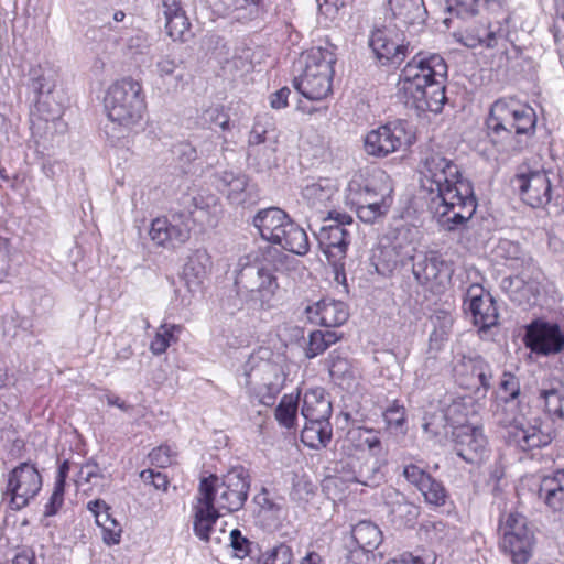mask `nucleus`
Segmentation results:
<instances>
[{"instance_id": "6", "label": "nucleus", "mask_w": 564, "mask_h": 564, "mask_svg": "<svg viewBox=\"0 0 564 564\" xmlns=\"http://www.w3.org/2000/svg\"><path fill=\"white\" fill-rule=\"evenodd\" d=\"M494 416L497 424L510 429L507 435L509 445L523 452L545 447L553 441V434L550 431H543L536 422L524 424L518 400L498 401Z\"/></svg>"}, {"instance_id": "19", "label": "nucleus", "mask_w": 564, "mask_h": 564, "mask_svg": "<svg viewBox=\"0 0 564 564\" xmlns=\"http://www.w3.org/2000/svg\"><path fill=\"white\" fill-rule=\"evenodd\" d=\"M346 479L368 487H377L384 478L382 463L378 457L369 456L364 449L339 462Z\"/></svg>"}, {"instance_id": "42", "label": "nucleus", "mask_w": 564, "mask_h": 564, "mask_svg": "<svg viewBox=\"0 0 564 564\" xmlns=\"http://www.w3.org/2000/svg\"><path fill=\"white\" fill-rule=\"evenodd\" d=\"M341 338V334L335 330H314L308 336V343L305 348V357L313 359L326 351L332 345Z\"/></svg>"}, {"instance_id": "59", "label": "nucleus", "mask_w": 564, "mask_h": 564, "mask_svg": "<svg viewBox=\"0 0 564 564\" xmlns=\"http://www.w3.org/2000/svg\"><path fill=\"white\" fill-rule=\"evenodd\" d=\"M425 433L433 437H436L443 433L446 429V416L443 412H435L433 414L424 416V423L422 425Z\"/></svg>"}, {"instance_id": "60", "label": "nucleus", "mask_w": 564, "mask_h": 564, "mask_svg": "<svg viewBox=\"0 0 564 564\" xmlns=\"http://www.w3.org/2000/svg\"><path fill=\"white\" fill-rule=\"evenodd\" d=\"M253 500L262 510L270 511L278 517L283 510L282 503L272 499L267 488H262L261 491L254 496Z\"/></svg>"}, {"instance_id": "57", "label": "nucleus", "mask_w": 564, "mask_h": 564, "mask_svg": "<svg viewBox=\"0 0 564 564\" xmlns=\"http://www.w3.org/2000/svg\"><path fill=\"white\" fill-rule=\"evenodd\" d=\"M383 417L389 427L403 432L406 422L405 409L403 405L394 401L387 408L383 413Z\"/></svg>"}, {"instance_id": "5", "label": "nucleus", "mask_w": 564, "mask_h": 564, "mask_svg": "<svg viewBox=\"0 0 564 564\" xmlns=\"http://www.w3.org/2000/svg\"><path fill=\"white\" fill-rule=\"evenodd\" d=\"M300 74L293 87L306 99L322 100L332 93L336 55L329 48L313 47L301 55Z\"/></svg>"}, {"instance_id": "2", "label": "nucleus", "mask_w": 564, "mask_h": 564, "mask_svg": "<svg viewBox=\"0 0 564 564\" xmlns=\"http://www.w3.org/2000/svg\"><path fill=\"white\" fill-rule=\"evenodd\" d=\"M286 256L274 247L241 256L234 270L236 296L223 302L229 314L242 310L243 305L253 311L269 310L273 306L279 290L275 271L283 264Z\"/></svg>"}, {"instance_id": "63", "label": "nucleus", "mask_w": 564, "mask_h": 564, "mask_svg": "<svg viewBox=\"0 0 564 564\" xmlns=\"http://www.w3.org/2000/svg\"><path fill=\"white\" fill-rule=\"evenodd\" d=\"M173 152L183 162H192L199 159L197 148L195 147L194 139L191 141L180 142L174 145Z\"/></svg>"}, {"instance_id": "48", "label": "nucleus", "mask_w": 564, "mask_h": 564, "mask_svg": "<svg viewBox=\"0 0 564 564\" xmlns=\"http://www.w3.org/2000/svg\"><path fill=\"white\" fill-rule=\"evenodd\" d=\"M29 76V88L33 93V100L40 102L43 95L52 93L55 84L41 67L31 68Z\"/></svg>"}, {"instance_id": "33", "label": "nucleus", "mask_w": 564, "mask_h": 564, "mask_svg": "<svg viewBox=\"0 0 564 564\" xmlns=\"http://www.w3.org/2000/svg\"><path fill=\"white\" fill-rule=\"evenodd\" d=\"M272 243L278 245L282 249L297 256H304L310 250V242L306 231L291 217Z\"/></svg>"}, {"instance_id": "43", "label": "nucleus", "mask_w": 564, "mask_h": 564, "mask_svg": "<svg viewBox=\"0 0 564 564\" xmlns=\"http://www.w3.org/2000/svg\"><path fill=\"white\" fill-rule=\"evenodd\" d=\"M503 0H452L453 13L462 19L471 18L479 13L481 8L495 12L502 8Z\"/></svg>"}, {"instance_id": "11", "label": "nucleus", "mask_w": 564, "mask_h": 564, "mask_svg": "<svg viewBox=\"0 0 564 564\" xmlns=\"http://www.w3.org/2000/svg\"><path fill=\"white\" fill-rule=\"evenodd\" d=\"M500 547L511 557L513 564H525L532 555L535 543L534 532L527 518L510 512L499 523Z\"/></svg>"}, {"instance_id": "47", "label": "nucleus", "mask_w": 564, "mask_h": 564, "mask_svg": "<svg viewBox=\"0 0 564 564\" xmlns=\"http://www.w3.org/2000/svg\"><path fill=\"white\" fill-rule=\"evenodd\" d=\"M373 183V180L366 177L364 174H355L347 185V204H350L351 206L360 205L361 200L367 196V193Z\"/></svg>"}, {"instance_id": "35", "label": "nucleus", "mask_w": 564, "mask_h": 564, "mask_svg": "<svg viewBox=\"0 0 564 564\" xmlns=\"http://www.w3.org/2000/svg\"><path fill=\"white\" fill-rule=\"evenodd\" d=\"M540 399L544 402L545 412L553 419L564 420V383L557 378L542 381Z\"/></svg>"}, {"instance_id": "7", "label": "nucleus", "mask_w": 564, "mask_h": 564, "mask_svg": "<svg viewBox=\"0 0 564 564\" xmlns=\"http://www.w3.org/2000/svg\"><path fill=\"white\" fill-rule=\"evenodd\" d=\"M105 109L109 120L124 129L140 124L145 111L141 84L131 77L113 83L106 94Z\"/></svg>"}, {"instance_id": "21", "label": "nucleus", "mask_w": 564, "mask_h": 564, "mask_svg": "<svg viewBox=\"0 0 564 564\" xmlns=\"http://www.w3.org/2000/svg\"><path fill=\"white\" fill-rule=\"evenodd\" d=\"M351 538L356 547L349 551L347 560L351 564H370L375 562V550L382 543L380 528L368 520L359 521L351 529Z\"/></svg>"}, {"instance_id": "41", "label": "nucleus", "mask_w": 564, "mask_h": 564, "mask_svg": "<svg viewBox=\"0 0 564 564\" xmlns=\"http://www.w3.org/2000/svg\"><path fill=\"white\" fill-rule=\"evenodd\" d=\"M335 194V186L328 178L307 184L302 191V197L313 208H319L329 202Z\"/></svg>"}, {"instance_id": "16", "label": "nucleus", "mask_w": 564, "mask_h": 564, "mask_svg": "<svg viewBox=\"0 0 564 564\" xmlns=\"http://www.w3.org/2000/svg\"><path fill=\"white\" fill-rule=\"evenodd\" d=\"M453 373L458 384L466 389L491 386L492 371L490 365L478 354H457L453 361Z\"/></svg>"}, {"instance_id": "29", "label": "nucleus", "mask_w": 564, "mask_h": 564, "mask_svg": "<svg viewBox=\"0 0 564 564\" xmlns=\"http://www.w3.org/2000/svg\"><path fill=\"white\" fill-rule=\"evenodd\" d=\"M219 188L226 193L227 198L234 205H243L251 200L252 186L249 185L247 175L240 172L224 171L219 174Z\"/></svg>"}, {"instance_id": "64", "label": "nucleus", "mask_w": 564, "mask_h": 564, "mask_svg": "<svg viewBox=\"0 0 564 564\" xmlns=\"http://www.w3.org/2000/svg\"><path fill=\"white\" fill-rule=\"evenodd\" d=\"M500 288L512 301H520L518 293L524 288V280L520 276L503 278Z\"/></svg>"}, {"instance_id": "17", "label": "nucleus", "mask_w": 564, "mask_h": 564, "mask_svg": "<svg viewBox=\"0 0 564 564\" xmlns=\"http://www.w3.org/2000/svg\"><path fill=\"white\" fill-rule=\"evenodd\" d=\"M452 269L447 261L434 250L417 251L412 263V273L419 284L430 289L444 288L449 283Z\"/></svg>"}, {"instance_id": "4", "label": "nucleus", "mask_w": 564, "mask_h": 564, "mask_svg": "<svg viewBox=\"0 0 564 564\" xmlns=\"http://www.w3.org/2000/svg\"><path fill=\"white\" fill-rule=\"evenodd\" d=\"M486 127L490 141L501 151L521 152L535 134L536 115L514 98H500L491 105Z\"/></svg>"}, {"instance_id": "14", "label": "nucleus", "mask_w": 564, "mask_h": 564, "mask_svg": "<svg viewBox=\"0 0 564 564\" xmlns=\"http://www.w3.org/2000/svg\"><path fill=\"white\" fill-rule=\"evenodd\" d=\"M416 253V247L410 239V230H399L389 243L379 247L375 254L376 270L383 275L390 274L398 268L413 263Z\"/></svg>"}, {"instance_id": "34", "label": "nucleus", "mask_w": 564, "mask_h": 564, "mask_svg": "<svg viewBox=\"0 0 564 564\" xmlns=\"http://www.w3.org/2000/svg\"><path fill=\"white\" fill-rule=\"evenodd\" d=\"M332 412V402L325 389L317 387L304 393L301 414L305 421L330 419Z\"/></svg>"}, {"instance_id": "46", "label": "nucleus", "mask_w": 564, "mask_h": 564, "mask_svg": "<svg viewBox=\"0 0 564 564\" xmlns=\"http://www.w3.org/2000/svg\"><path fill=\"white\" fill-rule=\"evenodd\" d=\"M494 252L497 258L509 262L512 268H518L524 263L525 253L519 242L500 239Z\"/></svg>"}, {"instance_id": "61", "label": "nucleus", "mask_w": 564, "mask_h": 564, "mask_svg": "<svg viewBox=\"0 0 564 564\" xmlns=\"http://www.w3.org/2000/svg\"><path fill=\"white\" fill-rule=\"evenodd\" d=\"M500 390L506 395L500 397L499 401L508 399L518 400L520 393V386L518 379L510 373H503V378L500 382Z\"/></svg>"}, {"instance_id": "26", "label": "nucleus", "mask_w": 564, "mask_h": 564, "mask_svg": "<svg viewBox=\"0 0 564 564\" xmlns=\"http://www.w3.org/2000/svg\"><path fill=\"white\" fill-rule=\"evenodd\" d=\"M381 497L388 508V517L397 528L414 527L420 516V508L415 503L393 487L384 488Z\"/></svg>"}, {"instance_id": "62", "label": "nucleus", "mask_w": 564, "mask_h": 564, "mask_svg": "<svg viewBox=\"0 0 564 564\" xmlns=\"http://www.w3.org/2000/svg\"><path fill=\"white\" fill-rule=\"evenodd\" d=\"M403 476L405 479L417 489L431 477L425 470L414 464L404 466Z\"/></svg>"}, {"instance_id": "44", "label": "nucleus", "mask_w": 564, "mask_h": 564, "mask_svg": "<svg viewBox=\"0 0 564 564\" xmlns=\"http://www.w3.org/2000/svg\"><path fill=\"white\" fill-rule=\"evenodd\" d=\"M325 364L328 368L329 375L334 380L340 382L349 381L354 378V371L350 361L347 356L340 350L335 349L329 352L325 359Z\"/></svg>"}, {"instance_id": "22", "label": "nucleus", "mask_w": 564, "mask_h": 564, "mask_svg": "<svg viewBox=\"0 0 564 564\" xmlns=\"http://www.w3.org/2000/svg\"><path fill=\"white\" fill-rule=\"evenodd\" d=\"M213 486L207 480H200L197 495V503L194 506V533L202 541H209L210 531L220 518V509L215 506Z\"/></svg>"}, {"instance_id": "1", "label": "nucleus", "mask_w": 564, "mask_h": 564, "mask_svg": "<svg viewBox=\"0 0 564 564\" xmlns=\"http://www.w3.org/2000/svg\"><path fill=\"white\" fill-rule=\"evenodd\" d=\"M421 187L430 196V209L444 230L453 231L467 223L477 202L470 183L462 177L453 159L441 150L425 148L420 158Z\"/></svg>"}, {"instance_id": "24", "label": "nucleus", "mask_w": 564, "mask_h": 564, "mask_svg": "<svg viewBox=\"0 0 564 564\" xmlns=\"http://www.w3.org/2000/svg\"><path fill=\"white\" fill-rule=\"evenodd\" d=\"M521 199L532 208H545L552 203L553 186L545 171L518 176Z\"/></svg>"}, {"instance_id": "20", "label": "nucleus", "mask_w": 564, "mask_h": 564, "mask_svg": "<svg viewBox=\"0 0 564 564\" xmlns=\"http://www.w3.org/2000/svg\"><path fill=\"white\" fill-rule=\"evenodd\" d=\"M464 307L471 314L474 325L479 328V332H487L498 324L499 314L496 301L478 284L468 288Z\"/></svg>"}, {"instance_id": "23", "label": "nucleus", "mask_w": 564, "mask_h": 564, "mask_svg": "<svg viewBox=\"0 0 564 564\" xmlns=\"http://www.w3.org/2000/svg\"><path fill=\"white\" fill-rule=\"evenodd\" d=\"M454 452L469 464L480 463L487 453V438L478 426L460 425L453 431Z\"/></svg>"}, {"instance_id": "40", "label": "nucleus", "mask_w": 564, "mask_h": 564, "mask_svg": "<svg viewBox=\"0 0 564 564\" xmlns=\"http://www.w3.org/2000/svg\"><path fill=\"white\" fill-rule=\"evenodd\" d=\"M431 321L434 325V329L430 335V349L438 351L448 340L454 318L451 313L440 310L435 311Z\"/></svg>"}, {"instance_id": "50", "label": "nucleus", "mask_w": 564, "mask_h": 564, "mask_svg": "<svg viewBox=\"0 0 564 564\" xmlns=\"http://www.w3.org/2000/svg\"><path fill=\"white\" fill-rule=\"evenodd\" d=\"M420 492L423 495L424 500L429 505L436 507L444 506L447 498V491L442 481L430 477L420 488Z\"/></svg>"}, {"instance_id": "31", "label": "nucleus", "mask_w": 564, "mask_h": 564, "mask_svg": "<svg viewBox=\"0 0 564 564\" xmlns=\"http://www.w3.org/2000/svg\"><path fill=\"white\" fill-rule=\"evenodd\" d=\"M160 12L165 19V30L173 40H184L189 29V21L182 7L181 0H161Z\"/></svg>"}, {"instance_id": "58", "label": "nucleus", "mask_w": 564, "mask_h": 564, "mask_svg": "<svg viewBox=\"0 0 564 564\" xmlns=\"http://www.w3.org/2000/svg\"><path fill=\"white\" fill-rule=\"evenodd\" d=\"M230 546L234 550V553L239 558H245L251 552V541L242 535L239 529L231 530L230 534Z\"/></svg>"}, {"instance_id": "25", "label": "nucleus", "mask_w": 564, "mask_h": 564, "mask_svg": "<svg viewBox=\"0 0 564 564\" xmlns=\"http://www.w3.org/2000/svg\"><path fill=\"white\" fill-rule=\"evenodd\" d=\"M393 33L392 29L382 26L370 34L369 46L382 65L401 64L409 55V44L394 40Z\"/></svg>"}, {"instance_id": "52", "label": "nucleus", "mask_w": 564, "mask_h": 564, "mask_svg": "<svg viewBox=\"0 0 564 564\" xmlns=\"http://www.w3.org/2000/svg\"><path fill=\"white\" fill-rule=\"evenodd\" d=\"M193 139L199 158L208 160L216 155L219 135H216L215 132L204 131L200 134L193 135Z\"/></svg>"}, {"instance_id": "12", "label": "nucleus", "mask_w": 564, "mask_h": 564, "mask_svg": "<svg viewBox=\"0 0 564 564\" xmlns=\"http://www.w3.org/2000/svg\"><path fill=\"white\" fill-rule=\"evenodd\" d=\"M213 486L215 506L227 512H236L245 506L250 489V476L242 466L231 468L219 478L216 475L204 477Z\"/></svg>"}, {"instance_id": "54", "label": "nucleus", "mask_w": 564, "mask_h": 564, "mask_svg": "<svg viewBox=\"0 0 564 564\" xmlns=\"http://www.w3.org/2000/svg\"><path fill=\"white\" fill-rule=\"evenodd\" d=\"M356 440L360 447H366L369 456L378 457L382 454L381 440L378 434L368 429H360L357 431Z\"/></svg>"}, {"instance_id": "9", "label": "nucleus", "mask_w": 564, "mask_h": 564, "mask_svg": "<svg viewBox=\"0 0 564 564\" xmlns=\"http://www.w3.org/2000/svg\"><path fill=\"white\" fill-rule=\"evenodd\" d=\"M325 221L328 224L323 225L314 234L319 248L334 268L336 280H339L340 274L345 276V259L351 239V232L348 227H352L355 223L351 215L337 210L328 212Z\"/></svg>"}, {"instance_id": "3", "label": "nucleus", "mask_w": 564, "mask_h": 564, "mask_svg": "<svg viewBox=\"0 0 564 564\" xmlns=\"http://www.w3.org/2000/svg\"><path fill=\"white\" fill-rule=\"evenodd\" d=\"M447 64L440 54L417 53L401 73L399 99L417 111H442L447 98Z\"/></svg>"}, {"instance_id": "53", "label": "nucleus", "mask_w": 564, "mask_h": 564, "mask_svg": "<svg viewBox=\"0 0 564 564\" xmlns=\"http://www.w3.org/2000/svg\"><path fill=\"white\" fill-rule=\"evenodd\" d=\"M180 330V327L176 325H169L163 324L160 326L159 330L156 332L153 340L150 344V350L154 355H161L163 354L167 347L170 346L171 341H175V335L174 332Z\"/></svg>"}, {"instance_id": "38", "label": "nucleus", "mask_w": 564, "mask_h": 564, "mask_svg": "<svg viewBox=\"0 0 564 564\" xmlns=\"http://www.w3.org/2000/svg\"><path fill=\"white\" fill-rule=\"evenodd\" d=\"M333 429L329 419L305 421L301 433L302 442L311 448L326 447L330 442Z\"/></svg>"}, {"instance_id": "10", "label": "nucleus", "mask_w": 564, "mask_h": 564, "mask_svg": "<svg viewBox=\"0 0 564 564\" xmlns=\"http://www.w3.org/2000/svg\"><path fill=\"white\" fill-rule=\"evenodd\" d=\"M191 205H186V212L173 213L170 218L162 217L152 221L149 231L151 240L158 246L176 248L185 243L191 237V224L193 209H204L209 203L204 204L202 195L187 197Z\"/></svg>"}, {"instance_id": "32", "label": "nucleus", "mask_w": 564, "mask_h": 564, "mask_svg": "<svg viewBox=\"0 0 564 564\" xmlns=\"http://www.w3.org/2000/svg\"><path fill=\"white\" fill-rule=\"evenodd\" d=\"M87 509L94 514L97 525L101 528L104 542L108 545L118 544L122 529L109 513L110 507L104 500L96 499L87 503Z\"/></svg>"}, {"instance_id": "28", "label": "nucleus", "mask_w": 564, "mask_h": 564, "mask_svg": "<svg viewBox=\"0 0 564 564\" xmlns=\"http://www.w3.org/2000/svg\"><path fill=\"white\" fill-rule=\"evenodd\" d=\"M506 36V30L498 22L481 25H469L457 33V41L464 46L475 48L482 46L494 48Z\"/></svg>"}, {"instance_id": "45", "label": "nucleus", "mask_w": 564, "mask_h": 564, "mask_svg": "<svg viewBox=\"0 0 564 564\" xmlns=\"http://www.w3.org/2000/svg\"><path fill=\"white\" fill-rule=\"evenodd\" d=\"M299 409V394H285L275 408L274 416L279 424L285 429L295 426Z\"/></svg>"}, {"instance_id": "56", "label": "nucleus", "mask_w": 564, "mask_h": 564, "mask_svg": "<svg viewBox=\"0 0 564 564\" xmlns=\"http://www.w3.org/2000/svg\"><path fill=\"white\" fill-rule=\"evenodd\" d=\"M358 218L364 223H373L377 218L383 216L389 210V204L383 202L372 203V205H355Z\"/></svg>"}, {"instance_id": "39", "label": "nucleus", "mask_w": 564, "mask_h": 564, "mask_svg": "<svg viewBox=\"0 0 564 564\" xmlns=\"http://www.w3.org/2000/svg\"><path fill=\"white\" fill-rule=\"evenodd\" d=\"M220 14L237 13V20L253 19L259 13L260 0H212Z\"/></svg>"}, {"instance_id": "8", "label": "nucleus", "mask_w": 564, "mask_h": 564, "mask_svg": "<svg viewBox=\"0 0 564 564\" xmlns=\"http://www.w3.org/2000/svg\"><path fill=\"white\" fill-rule=\"evenodd\" d=\"M284 382L282 367L258 356H250L239 375V383L248 390L250 397L267 406L274 404Z\"/></svg>"}, {"instance_id": "36", "label": "nucleus", "mask_w": 564, "mask_h": 564, "mask_svg": "<svg viewBox=\"0 0 564 564\" xmlns=\"http://www.w3.org/2000/svg\"><path fill=\"white\" fill-rule=\"evenodd\" d=\"M539 497L553 511L564 510V469L542 478Z\"/></svg>"}, {"instance_id": "51", "label": "nucleus", "mask_w": 564, "mask_h": 564, "mask_svg": "<svg viewBox=\"0 0 564 564\" xmlns=\"http://www.w3.org/2000/svg\"><path fill=\"white\" fill-rule=\"evenodd\" d=\"M293 541L279 542L267 552L264 564H293Z\"/></svg>"}, {"instance_id": "27", "label": "nucleus", "mask_w": 564, "mask_h": 564, "mask_svg": "<svg viewBox=\"0 0 564 564\" xmlns=\"http://www.w3.org/2000/svg\"><path fill=\"white\" fill-rule=\"evenodd\" d=\"M305 314L311 323L326 328L343 325L349 316L346 304L333 299H323L313 305H307Z\"/></svg>"}, {"instance_id": "49", "label": "nucleus", "mask_w": 564, "mask_h": 564, "mask_svg": "<svg viewBox=\"0 0 564 564\" xmlns=\"http://www.w3.org/2000/svg\"><path fill=\"white\" fill-rule=\"evenodd\" d=\"M200 123L206 126L209 130L214 127H219L223 131L230 129V117L224 110L223 106L214 105L203 110L199 116Z\"/></svg>"}, {"instance_id": "18", "label": "nucleus", "mask_w": 564, "mask_h": 564, "mask_svg": "<svg viewBox=\"0 0 564 564\" xmlns=\"http://www.w3.org/2000/svg\"><path fill=\"white\" fill-rule=\"evenodd\" d=\"M523 340L536 355H556L564 349V330L556 323L534 319L525 326Z\"/></svg>"}, {"instance_id": "30", "label": "nucleus", "mask_w": 564, "mask_h": 564, "mask_svg": "<svg viewBox=\"0 0 564 564\" xmlns=\"http://www.w3.org/2000/svg\"><path fill=\"white\" fill-rule=\"evenodd\" d=\"M289 218L290 216L283 209L269 207L260 209L254 215L252 224L258 229L261 238L272 243Z\"/></svg>"}, {"instance_id": "55", "label": "nucleus", "mask_w": 564, "mask_h": 564, "mask_svg": "<svg viewBox=\"0 0 564 564\" xmlns=\"http://www.w3.org/2000/svg\"><path fill=\"white\" fill-rule=\"evenodd\" d=\"M208 264L209 257L206 251L197 250L186 263L185 274H193L197 280L200 281V279H203L207 273Z\"/></svg>"}, {"instance_id": "37", "label": "nucleus", "mask_w": 564, "mask_h": 564, "mask_svg": "<svg viewBox=\"0 0 564 564\" xmlns=\"http://www.w3.org/2000/svg\"><path fill=\"white\" fill-rule=\"evenodd\" d=\"M394 19L403 25H423L426 19L424 0H389Z\"/></svg>"}, {"instance_id": "15", "label": "nucleus", "mask_w": 564, "mask_h": 564, "mask_svg": "<svg viewBox=\"0 0 564 564\" xmlns=\"http://www.w3.org/2000/svg\"><path fill=\"white\" fill-rule=\"evenodd\" d=\"M406 127L405 121L397 120L371 130L365 138L366 152L369 155L384 158L402 145L410 144L411 135Z\"/></svg>"}, {"instance_id": "13", "label": "nucleus", "mask_w": 564, "mask_h": 564, "mask_svg": "<svg viewBox=\"0 0 564 564\" xmlns=\"http://www.w3.org/2000/svg\"><path fill=\"white\" fill-rule=\"evenodd\" d=\"M42 488V476L34 464L21 463L8 475L6 494L10 496L12 510H21L37 496Z\"/></svg>"}]
</instances>
